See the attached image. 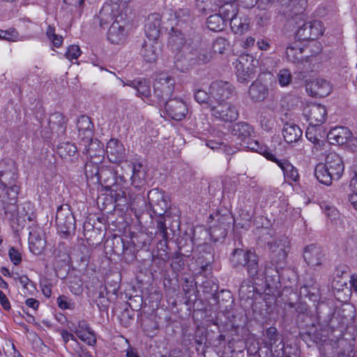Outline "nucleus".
<instances>
[{"mask_svg":"<svg viewBox=\"0 0 357 357\" xmlns=\"http://www.w3.org/2000/svg\"><path fill=\"white\" fill-rule=\"evenodd\" d=\"M17 167L12 160L0 161V220H13L18 211Z\"/></svg>","mask_w":357,"mask_h":357,"instance_id":"f257e3e1","label":"nucleus"},{"mask_svg":"<svg viewBox=\"0 0 357 357\" xmlns=\"http://www.w3.org/2000/svg\"><path fill=\"white\" fill-rule=\"evenodd\" d=\"M97 181L110 192L117 205L126 206L129 204L130 198L126 188L127 180L123 176H118L113 167L102 166Z\"/></svg>","mask_w":357,"mask_h":357,"instance_id":"f03ea898","label":"nucleus"},{"mask_svg":"<svg viewBox=\"0 0 357 357\" xmlns=\"http://www.w3.org/2000/svg\"><path fill=\"white\" fill-rule=\"evenodd\" d=\"M268 246L271 250L270 261L266 262L264 273H259L257 279L264 278L267 287L277 289L280 283V270L284 264L287 253L281 241L268 243Z\"/></svg>","mask_w":357,"mask_h":357,"instance_id":"7ed1b4c3","label":"nucleus"},{"mask_svg":"<svg viewBox=\"0 0 357 357\" xmlns=\"http://www.w3.org/2000/svg\"><path fill=\"white\" fill-rule=\"evenodd\" d=\"M344 169L342 158L336 153L331 152L326 155L325 163L316 165L314 176L321 183L330 185L333 181H337L341 178Z\"/></svg>","mask_w":357,"mask_h":357,"instance_id":"20e7f679","label":"nucleus"},{"mask_svg":"<svg viewBox=\"0 0 357 357\" xmlns=\"http://www.w3.org/2000/svg\"><path fill=\"white\" fill-rule=\"evenodd\" d=\"M169 46L173 52L177 51L172 68L177 71L185 73L195 66L192 48L184 44L182 38L172 36L169 40Z\"/></svg>","mask_w":357,"mask_h":357,"instance_id":"39448f33","label":"nucleus"},{"mask_svg":"<svg viewBox=\"0 0 357 357\" xmlns=\"http://www.w3.org/2000/svg\"><path fill=\"white\" fill-rule=\"evenodd\" d=\"M229 262L233 268L244 267L252 280L259 275V257L250 250L235 248L230 255Z\"/></svg>","mask_w":357,"mask_h":357,"instance_id":"423d86ee","label":"nucleus"},{"mask_svg":"<svg viewBox=\"0 0 357 357\" xmlns=\"http://www.w3.org/2000/svg\"><path fill=\"white\" fill-rule=\"evenodd\" d=\"M291 22L296 29L295 38L298 40H314L324 33L321 22L319 20L307 22L305 15H295Z\"/></svg>","mask_w":357,"mask_h":357,"instance_id":"0eeeda50","label":"nucleus"},{"mask_svg":"<svg viewBox=\"0 0 357 357\" xmlns=\"http://www.w3.org/2000/svg\"><path fill=\"white\" fill-rule=\"evenodd\" d=\"M55 222L57 230L62 238H69L75 235V218L68 204H63L58 207Z\"/></svg>","mask_w":357,"mask_h":357,"instance_id":"6e6552de","label":"nucleus"},{"mask_svg":"<svg viewBox=\"0 0 357 357\" xmlns=\"http://www.w3.org/2000/svg\"><path fill=\"white\" fill-rule=\"evenodd\" d=\"M252 56L249 54L240 56L235 62L237 79L241 83H248L255 76L256 63Z\"/></svg>","mask_w":357,"mask_h":357,"instance_id":"1a4fd4ad","label":"nucleus"},{"mask_svg":"<svg viewBox=\"0 0 357 357\" xmlns=\"http://www.w3.org/2000/svg\"><path fill=\"white\" fill-rule=\"evenodd\" d=\"M309 47L303 46L298 41L291 43L286 49V56L289 61L296 64L297 67L304 70L305 63L310 61L312 55L309 54Z\"/></svg>","mask_w":357,"mask_h":357,"instance_id":"9d476101","label":"nucleus"},{"mask_svg":"<svg viewBox=\"0 0 357 357\" xmlns=\"http://www.w3.org/2000/svg\"><path fill=\"white\" fill-rule=\"evenodd\" d=\"M175 88V79L169 75H160L153 84V97L155 98V104L162 103L166 98L169 97Z\"/></svg>","mask_w":357,"mask_h":357,"instance_id":"9b49d317","label":"nucleus"},{"mask_svg":"<svg viewBox=\"0 0 357 357\" xmlns=\"http://www.w3.org/2000/svg\"><path fill=\"white\" fill-rule=\"evenodd\" d=\"M210 218L215 220V223L209 229L211 238L215 242L222 241L231 228V222L234 221L232 217L229 213L224 215L216 213L214 216L210 215Z\"/></svg>","mask_w":357,"mask_h":357,"instance_id":"f8f14e48","label":"nucleus"},{"mask_svg":"<svg viewBox=\"0 0 357 357\" xmlns=\"http://www.w3.org/2000/svg\"><path fill=\"white\" fill-rule=\"evenodd\" d=\"M148 200L150 207L155 215L160 218L169 217V203L164 191L154 188L149 191Z\"/></svg>","mask_w":357,"mask_h":357,"instance_id":"ddd939ff","label":"nucleus"},{"mask_svg":"<svg viewBox=\"0 0 357 357\" xmlns=\"http://www.w3.org/2000/svg\"><path fill=\"white\" fill-rule=\"evenodd\" d=\"M211 116L225 122L235 121L238 117V110L236 106L227 102L210 103Z\"/></svg>","mask_w":357,"mask_h":357,"instance_id":"4468645a","label":"nucleus"},{"mask_svg":"<svg viewBox=\"0 0 357 357\" xmlns=\"http://www.w3.org/2000/svg\"><path fill=\"white\" fill-rule=\"evenodd\" d=\"M209 92L214 102H226L235 94V89L228 82L216 80L211 84Z\"/></svg>","mask_w":357,"mask_h":357,"instance_id":"2eb2a0df","label":"nucleus"},{"mask_svg":"<svg viewBox=\"0 0 357 357\" xmlns=\"http://www.w3.org/2000/svg\"><path fill=\"white\" fill-rule=\"evenodd\" d=\"M165 114L172 119L181 121L188 113V107L181 98H169L165 104Z\"/></svg>","mask_w":357,"mask_h":357,"instance_id":"dca6fc26","label":"nucleus"},{"mask_svg":"<svg viewBox=\"0 0 357 357\" xmlns=\"http://www.w3.org/2000/svg\"><path fill=\"white\" fill-rule=\"evenodd\" d=\"M304 114L307 118L309 124L313 127L324 123L327 117V110L321 104H311L304 109Z\"/></svg>","mask_w":357,"mask_h":357,"instance_id":"f3484780","label":"nucleus"},{"mask_svg":"<svg viewBox=\"0 0 357 357\" xmlns=\"http://www.w3.org/2000/svg\"><path fill=\"white\" fill-rule=\"evenodd\" d=\"M197 264L202 271L206 273L211 268V265L214 260V249L211 244L203 243L197 246Z\"/></svg>","mask_w":357,"mask_h":357,"instance_id":"a211bd4d","label":"nucleus"},{"mask_svg":"<svg viewBox=\"0 0 357 357\" xmlns=\"http://www.w3.org/2000/svg\"><path fill=\"white\" fill-rule=\"evenodd\" d=\"M268 160L278 165L282 170L284 179L288 182L297 183L300 180V175L296 167H295L287 159H278L274 154L268 155Z\"/></svg>","mask_w":357,"mask_h":357,"instance_id":"6ab92c4d","label":"nucleus"},{"mask_svg":"<svg viewBox=\"0 0 357 357\" xmlns=\"http://www.w3.org/2000/svg\"><path fill=\"white\" fill-rule=\"evenodd\" d=\"M324 257V250L317 244H310L304 248L303 259L312 267L315 268L321 266Z\"/></svg>","mask_w":357,"mask_h":357,"instance_id":"aec40b11","label":"nucleus"},{"mask_svg":"<svg viewBox=\"0 0 357 357\" xmlns=\"http://www.w3.org/2000/svg\"><path fill=\"white\" fill-rule=\"evenodd\" d=\"M132 174L130 177L132 185L142 190L147 185V167L142 161L132 162Z\"/></svg>","mask_w":357,"mask_h":357,"instance_id":"412c9836","label":"nucleus"},{"mask_svg":"<svg viewBox=\"0 0 357 357\" xmlns=\"http://www.w3.org/2000/svg\"><path fill=\"white\" fill-rule=\"evenodd\" d=\"M106 153L109 160L112 163H119L126 158L125 148L117 139H111L107 144Z\"/></svg>","mask_w":357,"mask_h":357,"instance_id":"4be33fe9","label":"nucleus"},{"mask_svg":"<svg viewBox=\"0 0 357 357\" xmlns=\"http://www.w3.org/2000/svg\"><path fill=\"white\" fill-rule=\"evenodd\" d=\"M77 130L79 144L82 142H89L93 136V124L90 117L86 115H81L77 120Z\"/></svg>","mask_w":357,"mask_h":357,"instance_id":"5701e85b","label":"nucleus"},{"mask_svg":"<svg viewBox=\"0 0 357 357\" xmlns=\"http://www.w3.org/2000/svg\"><path fill=\"white\" fill-rule=\"evenodd\" d=\"M306 90L314 97L324 98L332 91V85L324 79H316L306 86Z\"/></svg>","mask_w":357,"mask_h":357,"instance_id":"b1692460","label":"nucleus"},{"mask_svg":"<svg viewBox=\"0 0 357 357\" xmlns=\"http://www.w3.org/2000/svg\"><path fill=\"white\" fill-rule=\"evenodd\" d=\"M160 52V44L157 42V40H152L151 38L144 40L140 50V54L147 62L156 61Z\"/></svg>","mask_w":357,"mask_h":357,"instance_id":"393cba45","label":"nucleus"},{"mask_svg":"<svg viewBox=\"0 0 357 357\" xmlns=\"http://www.w3.org/2000/svg\"><path fill=\"white\" fill-rule=\"evenodd\" d=\"M79 146H84L82 153L89 156L91 160L93 158H98V161L102 160L105 154L103 144L97 139L91 137L89 142H82Z\"/></svg>","mask_w":357,"mask_h":357,"instance_id":"a878e982","label":"nucleus"},{"mask_svg":"<svg viewBox=\"0 0 357 357\" xmlns=\"http://www.w3.org/2000/svg\"><path fill=\"white\" fill-rule=\"evenodd\" d=\"M161 17L158 13L150 14L144 25V31L148 38L157 40L160 36Z\"/></svg>","mask_w":357,"mask_h":357,"instance_id":"bb28decb","label":"nucleus"},{"mask_svg":"<svg viewBox=\"0 0 357 357\" xmlns=\"http://www.w3.org/2000/svg\"><path fill=\"white\" fill-rule=\"evenodd\" d=\"M127 35L128 33L125 29L124 25L116 20L108 30L107 39L111 43L121 44L124 43Z\"/></svg>","mask_w":357,"mask_h":357,"instance_id":"cd10ccee","label":"nucleus"},{"mask_svg":"<svg viewBox=\"0 0 357 357\" xmlns=\"http://www.w3.org/2000/svg\"><path fill=\"white\" fill-rule=\"evenodd\" d=\"M49 126L52 133H56L58 137L63 136L66 132L67 119L63 114L54 112L50 117Z\"/></svg>","mask_w":357,"mask_h":357,"instance_id":"c85d7f7f","label":"nucleus"},{"mask_svg":"<svg viewBox=\"0 0 357 357\" xmlns=\"http://www.w3.org/2000/svg\"><path fill=\"white\" fill-rule=\"evenodd\" d=\"M22 218L24 221H28L27 229L29 230V236L32 235L34 229L38 227L36 220V215L33 211V206L31 202H25L22 208L21 215L20 218Z\"/></svg>","mask_w":357,"mask_h":357,"instance_id":"c756f323","label":"nucleus"},{"mask_svg":"<svg viewBox=\"0 0 357 357\" xmlns=\"http://www.w3.org/2000/svg\"><path fill=\"white\" fill-rule=\"evenodd\" d=\"M248 94L255 102L263 101L268 94V89L266 84L257 79L250 85Z\"/></svg>","mask_w":357,"mask_h":357,"instance_id":"7c9ffc66","label":"nucleus"},{"mask_svg":"<svg viewBox=\"0 0 357 357\" xmlns=\"http://www.w3.org/2000/svg\"><path fill=\"white\" fill-rule=\"evenodd\" d=\"M302 130L294 123L286 122L283 126L282 135L286 142H297L302 137Z\"/></svg>","mask_w":357,"mask_h":357,"instance_id":"2f4dec72","label":"nucleus"},{"mask_svg":"<svg viewBox=\"0 0 357 357\" xmlns=\"http://www.w3.org/2000/svg\"><path fill=\"white\" fill-rule=\"evenodd\" d=\"M253 132V128L246 122H238L232 126L231 134L236 136L241 141V143L250 139Z\"/></svg>","mask_w":357,"mask_h":357,"instance_id":"473e14b6","label":"nucleus"},{"mask_svg":"<svg viewBox=\"0 0 357 357\" xmlns=\"http://www.w3.org/2000/svg\"><path fill=\"white\" fill-rule=\"evenodd\" d=\"M137 96L141 98L149 105H155V100L152 99L150 82L145 79H139V84L135 89Z\"/></svg>","mask_w":357,"mask_h":357,"instance_id":"72a5a7b5","label":"nucleus"},{"mask_svg":"<svg viewBox=\"0 0 357 357\" xmlns=\"http://www.w3.org/2000/svg\"><path fill=\"white\" fill-rule=\"evenodd\" d=\"M241 145L245 149L263 155L267 160H268L270 154H273L271 150L266 145L261 144L259 141L252 139V136L250 137V139H245L241 143Z\"/></svg>","mask_w":357,"mask_h":357,"instance_id":"f704fd0d","label":"nucleus"},{"mask_svg":"<svg viewBox=\"0 0 357 357\" xmlns=\"http://www.w3.org/2000/svg\"><path fill=\"white\" fill-rule=\"evenodd\" d=\"M116 8L110 3H105L99 12L98 19L100 25L104 28L107 25L116 15Z\"/></svg>","mask_w":357,"mask_h":357,"instance_id":"c9c22d12","label":"nucleus"},{"mask_svg":"<svg viewBox=\"0 0 357 357\" xmlns=\"http://www.w3.org/2000/svg\"><path fill=\"white\" fill-rule=\"evenodd\" d=\"M202 288L206 298H213L216 303H220V295L218 294V285L213 280H206L203 282Z\"/></svg>","mask_w":357,"mask_h":357,"instance_id":"e433bc0d","label":"nucleus"},{"mask_svg":"<svg viewBox=\"0 0 357 357\" xmlns=\"http://www.w3.org/2000/svg\"><path fill=\"white\" fill-rule=\"evenodd\" d=\"M206 24L208 29L214 32H218L224 30L226 21L220 15L214 14L207 18Z\"/></svg>","mask_w":357,"mask_h":357,"instance_id":"4c0bfd02","label":"nucleus"},{"mask_svg":"<svg viewBox=\"0 0 357 357\" xmlns=\"http://www.w3.org/2000/svg\"><path fill=\"white\" fill-rule=\"evenodd\" d=\"M192 54L195 59V65L204 64L209 62L213 58V52L211 49L199 48L198 50H192Z\"/></svg>","mask_w":357,"mask_h":357,"instance_id":"58836bf2","label":"nucleus"},{"mask_svg":"<svg viewBox=\"0 0 357 357\" xmlns=\"http://www.w3.org/2000/svg\"><path fill=\"white\" fill-rule=\"evenodd\" d=\"M329 135L333 136L334 139L338 144H344L352 137V132L345 127L335 128L329 132Z\"/></svg>","mask_w":357,"mask_h":357,"instance_id":"ea45409f","label":"nucleus"},{"mask_svg":"<svg viewBox=\"0 0 357 357\" xmlns=\"http://www.w3.org/2000/svg\"><path fill=\"white\" fill-rule=\"evenodd\" d=\"M142 328L147 336L153 337L158 331V322L150 317H146L142 321Z\"/></svg>","mask_w":357,"mask_h":357,"instance_id":"a19ab883","label":"nucleus"},{"mask_svg":"<svg viewBox=\"0 0 357 357\" xmlns=\"http://www.w3.org/2000/svg\"><path fill=\"white\" fill-rule=\"evenodd\" d=\"M57 151L61 158H66L75 155L77 152V148L73 143L63 142L58 145Z\"/></svg>","mask_w":357,"mask_h":357,"instance_id":"79ce46f5","label":"nucleus"},{"mask_svg":"<svg viewBox=\"0 0 357 357\" xmlns=\"http://www.w3.org/2000/svg\"><path fill=\"white\" fill-rule=\"evenodd\" d=\"M156 231L155 235L158 237H161L160 244L161 245L167 246V240L169 238V234L167 232V227L165 224V220L163 218H160L156 221Z\"/></svg>","mask_w":357,"mask_h":357,"instance_id":"37998d69","label":"nucleus"},{"mask_svg":"<svg viewBox=\"0 0 357 357\" xmlns=\"http://www.w3.org/2000/svg\"><path fill=\"white\" fill-rule=\"evenodd\" d=\"M99 161H92L91 160L87 161L84 166V174L87 179H93L98 178L99 176V174L100 173V168L99 167L98 162Z\"/></svg>","mask_w":357,"mask_h":357,"instance_id":"c03bdc74","label":"nucleus"},{"mask_svg":"<svg viewBox=\"0 0 357 357\" xmlns=\"http://www.w3.org/2000/svg\"><path fill=\"white\" fill-rule=\"evenodd\" d=\"M71 331H73L77 336L87 344L93 346L96 344V336L93 331H90L88 333H82L81 330H74L72 327L69 326Z\"/></svg>","mask_w":357,"mask_h":357,"instance_id":"a18cd8bd","label":"nucleus"},{"mask_svg":"<svg viewBox=\"0 0 357 357\" xmlns=\"http://www.w3.org/2000/svg\"><path fill=\"white\" fill-rule=\"evenodd\" d=\"M301 298H308L310 300L316 301L318 298L319 287L303 285L299 291Z\"/></svg>","mask_w":357,"mask_h":357,"instance_id":"49530a36","label":"nucleus"},{"mask_svg":"<svg viewBox=\"0 0 357 357\" xmlns=\"http://www.w3.org/2000/svg\"><path fill=\"white\" fill-rule=\"evenodd\" d=\"M195 100L200 103V104H205L208 108L210 109V103L211 102H215L214 99L212 98L211 94H208L207 92H206L204 90L197 89L195 91L194 93Z\"/></svg>","mask_w":357,"mask_h":357,"instance_id":"de8ad7c7","label":"nucleus"},{"mask_svg":"<svg viewBox=\"0 0 357 357\" xmlns=\"http://www.w3.org/2000/svg\"><path fill=\"white\" fill-rule=\"evenodd\" d=\"M105 295L108 301H114L117 299L119 285L115 282L114 284L107 282L104 286Z\"/></svg>","mask_w":357,"mask_h":357,"instance_id":"09e8293b","label":"nucleus"},{"mask_svg":"<svg viewBox=\"0 0 357 357\" xmlns=\"http://www.w3.org/2000/svg\"><path fill=\"white\" fill-rule=\"evenodd\" d=\"M259 121L264 130L269 131L272 129L273 121L271 113L266 110L261 111L259 113Z\"/></svg>","mask_w":357,"mask_h":357,"instance_id":"8fccbe9b","label":"nucleus"},{"mask_svg":"<svg viewBox=\"0 0 357 357\" xmlns=\"http://www.w3.org/2000/svg\"><path fill=\"white\" fill-rule=\"evenodd\" d=\"M236 12V6L232 3H226L221 6L219 9V15H220L226 22L229 21L231 17H234V14Z\"/></svg>","mask_w":357,"mask_h":357,"instance_id":"3c124183","label":"nucleus"},{"mask_svg":"<svg viewBox=\"0 0 357 357\" xmlns=\"http://www.w3.org/2000/svg\"><path fill=\"white\" fill-rule=\"evenodd\" d=\"M254 289L249 282L243 281L239 287V295L242 298H250L254 295Z\"/></svg>","mask_w":357,"mask_h":357,"instance_id":"603ef678","label":"nucleus"},{"mask_svg":"<svg viewBox=\"0 0 357 357\" xmlns=\"http://www.w3.org/2000/svg\"><path fill=\"white\" fill-rule=\"evenodd\" d=\"M277 77L278 83L281 86H288L292 80L291 73L288 69L280 70Z\"/></svg>","mask_w":357,"mask_h":357,"instance_id":"864d4df0","label":"nucleus"},{"mask_svg":"<svg viewBox=\"0 0 357 357\" xmlns=\"http://www.w3.org/2000/svg\"><path fill=\"white\" fill-rule=\"evenodd\" d=\"M2 40L9 42H15L22 40L19 32L15 28H10L7 30H3Z\"/></svg>","mask_w":357,"mask_h":357,"instance_id":"5fc2aeb1","label":"nucleus"},{"mask_svg":"<svg viewBox=\"0 0 357 357\" xmlns=\"http://www.w3.org/2000/svg\"><path fill=\"white\" fill-rule=\"evenodd\" d=\"M227 46V40L224 38H217L212 45L211 52H213V56L215 54H222L224 53Z\"/></svg>","mask_w":357,"mask_h":357,"instance_id":"6e6d98bb","label":"nucleus"},{"mask_svg":"<svg viewBox=\"0 0 357 357\" xmlns=\"http://www.w3.org/2000/svg\"><path fill=\"white\" fill-rule=\"evenodd\" d=\"M183 256V254L180 252H176L174 254L171 263V266L174 271L179 272L183 269L185 263Z\"/></svg>","mask_w":357,"mask_h":357,"instance_id":"4d7b16f0","label":"nucleus"},{"mask_svg":"<svg viewBox=\"0 0 357 357\" xmlns=\"http://www.w3.org/2000/svg\"><path fill=\"white\" fill-rule=\"evenodd\" d=\"M266 337L268 339L271 347L275 344L280 339L275 327H269L266 331Z\"/></svg>","mask_w":357,"mask_h":357,"instance_id":"13d9d810","label":"nucleus"},{"mask_svg":"<svg viewBox=\"0 0 357 357\" xmlns=\"http://www.w3.org/2000/svg\"><path fill=\"white\" fill-rule=\"evenodd\" d=\"M8 256L11 262L17 266L22 262V254L15 247H10L8 250Z\"/></svg>","mask_w":357,"mask_h":357,"instance_id":"bf43d9fd","label":"nucleus"},{"mask_svg":"<svg viewBox=\"0 0 357 357\" xmlns=\"http://www.w3.org/2000/svg\"><path fill=\"white\" fill-rule=\"evenodd\" d=\"M81 54L80 48L78 45H72L68 47L65 54L66 57L69 60L77 59Z\"/></svg>","mask_w":357,"mask_h":357,"instance_id":"052dcab7","label":"nucleus"},{"mask_svg":"<svg viewBox=\"0 0 357 357\" xmlns=\"http://www.w3.org/2000/svg\"><path fill=\"white\" fill-rule=\"evenodd\" d=\"M295 15H304L303 13L307 6V0H292Z\"/></svg>","mask_w":357,"mask_h":357,"instance_id":"680f3d73","label":"nucleus"},{"mask_svg":"<svg viewBox=\"0 0 357 357\" xmlns=\"http://www.w3.org/2000/svg\"><path fill=\"white\" fill-rule=\"evenodd\" d=\"M68 287L70 291L75 295H79L82 293V284L81 280L75 278L73 280H70Z\"/></svg>","mask_w":357,"mask_h":357,"instance_id":"e2e57ef3","label":"nucleus"},{"mask_svg":"<svg viewBox=\"0 0 357 357\" xmlns=\"http://www.w3.org/2000/svg\"><path fill=\"white\" fill-rule=\"evenodd\" d=\"M190 11L188 8H181L176 11L175 16L178 19V22H187L190 19Z\"/></svg>","mask_w":357,"mask_h":357,"instance_id":"0e129e2a","label":"nucleus"},{"mask_svg":"<svg viewBox=\"0 0 357 357\" xmlns=\"http://www.w3.org/2000/svg\"><path fill=\"white\" fill-rule=\"evenodd\" d=\"M123 243V252L126 260L129 261H132L136 259V255H135V250H132L131 248L126 247V244L121 240Z\"/></svg>","mask_w":357,"mask_h":357,"instance_id":"69168bd1","label":"nucleus"},{"mask_svg":"<svg viewBox=\"0 0 357 357\" xmlns=\"http://www.w3.org/2000/svg\"><path fill=\"white\" fill-rule=\"evenodd\" d=\"M288 305L291 308H294L296 312L299 314H303L307 310V305L301 302L296 303L290 302L288 303Z\"/></svg>","mask_w":357,"mask_h":357,"instance_id":"338daca9","label":"nucleus"},{"mask_svg":"<svg viewBox=\"0 0 357 357\" xmlns=\"http://www.w3.org/2000/svg\"><path fill=\"white\" fill-rule=\"evenodd\" d=\"M287 350L284 352V354H282V356L284 357H300V351L296 348L293 347L290 344L287 345Z\"/></svg>","mask_w":357,"mask_h":357,"instance_id":"774afa93","label":"nucleus"}]
</instances>
